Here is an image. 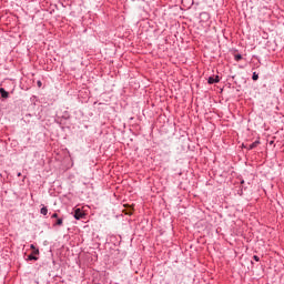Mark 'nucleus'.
<instances>
[{"label":"nucleus","mask_w":284,"mask_h":284,"mask_svg":"<svg viewBox=\"0 0 284 284\" xmlns=\"http://www.w3.org/2000/svg\"><path fill=\"white\" fill-rule=\"evenodd\" d=\"M220 81H221V78H219V75L209 77L207 84L209 85H214V83H219Z\"/></svg>","instance_id":"obj_2"},{"label":"nucleus","mask_w":284,"mask_h":284,"mask_svg":"<svg viewBox=\"0 0 284 284\" xmlns=\"http://www.w3.org/2000/svg\"><path fill=\"white\" fill-rule=\"evenodd\" d=\"M73 216L75 221H81V219H85V213L81 209H75Z\"/></svg>","instance_id":"obj_1"},{"label":"nucleus","mask_w":284,"mask_h":284,"mask_svg":"<svg viewBox=\"0 0 284 284\" xmlns=\"http://www.w3.org/2000/svg\"><path fill=\"white\" fill-rule=\"evenodd\" d=\"M17 176H21V172H18V173H17Z\"/></svg>","instance_id":"obj_16"},{"label":"nucleus","mask_w":284,"mask_h":284,"mask_svg":"<svg viewBox=\"0 0 284 284\" xmlns=\"http://www.w3.org/2000/svg\"><path fill=\"white\" fill-rule=\"evenodd\" d=\"M191 3H194V0H189Z\"/></svg>","instance_id":"obj_18"},{"label":"nucleus","mask_w":284,"mask_h":284,"mask_svg":"<svg viewBox=\"0 0 284 284\" xmlns=\"http://www.w3.org/2000/svg\"><path fill=\"white\" fill-rule=\"evenodd\" d=\"M200 17H204V19H210V13H207V12H202L201 14H200Z\"/></svg>","instance_id":"obj_9"},{"label":"nucleus","mask_w":284,"mask_h":284,"mask_svg":"<svg viewBox=\"0 0 284 284\" xmlns=\"http://www.w3.org/2000/svg\"><path fill=\"white\" fill-rule=\"evenodd\" d=\"M30 250H37V246H34V244H31Z\"/></svg>","instance_id":"obj_15"},{"label":"nucleus","mask_w":284,"mask_h":284,"mask_svg":"<svg viewBox=\"0 0 284 284\" xmlns=\"http://www.w3.org/2000/svg\"><path fill=\"white\" fill-rule=\"evenodd\" d=\"M253 260H255L256 263H258V261H261V257H258V255H254V256H253Z\"/></svg>","instance_id":"obj_13"},{"label":"nucleus","mask_w":284,"mask_h":284,"mask_svg":"<svg viewBox=\"0 0 284 284\" xmlns=\"http://www.w3.org/2000/svg\"><path fill=\"white\" fill-rule=\"evenodd\" d=\"M258 145H261V141L256 140L247 146V150H254L255 148H258Z\"/></svg>","instance_id":"obj_4"},{"label":"nucleus","mask_w":284,"mask_h":284,"mask_svg":"<svg viewBox=\"0 0 284 284\" xmlns=\"http://www.w3.org/2000/svg\"><path fill=\"white\" fill-rule=\"evenodd\" d=\"M243 60V55L241 53H237L234 55V61H242Z\"/></svg>","instance_id":"obj_8"},{"label":"nucleus","mask_w":284,"mask_h":284,"mask_svg":"<svg viewBox=\"0 0 284 284\" xmlns=\"http://www.w3.org/2000/svg\"><path fill=\"white\" fill-rule=\"evenodd\" d=\"M252 80L253 81H258V73L253 72Z\"/></svg>","instance_id":"obj_10"},{"label":"nucleus","mask_w":284,"mask_h":284,"mask_svg":"<svg viewBox=\"0 0 284 284\" xmlns=\"http://www.w3.org/2000/svg\"><path fill=\"white\" fill-rule=\"evenodd\" d=\"M40 214H42L43 216H48V206H43V207L40 210Z\"/></svg>","instance_id":"obj_6"},{"label":"nucleus","mask_w":284,"mask_h":284,"mask_svg":"<svg viewBox=\"0 0 284 284\" xmlns=\"http://www.w3.org/2000/svg\"><path fill=\"white\" fill-rule=\"evenodd\" d=\"M27 261H39V257L36 256L34 254H30V255H28Z\"/></svg>","instance_id":"obj_7"},{"label":"nucleus","mask_w":284,"mask_h":284,"mask_svg":"<svg viewBox=\"0 0 284 284\" xmlns=\"http://www.w3.org/2000/svg\"><path fill=\"white\" fill-rule=\"evenodd\" d=\"M33 254L39 255V248H34Z\"/></svg>","instance_id":"obj_14"},{"label":"nucleus","mask_w":284,"mask_h":284,"mask_svg":"<svg viewBox=\"0 0 284 284\" xmlns=\"http://www.w3.org/2000/svg\"><path fill=\"white\" fill-rule=\"evenodd\" d=\"M62 225H63V217H57L52 224L53 227H61Z\"/></svg>","instance_id":"obj_3"},{"label":"nucleus","mask_w":284,"mask_h":284,"mask_svg":"<svg viewBox=\"0 0 284 284\" xmlns=\"http://www.w3.org/2000/svg\"><path fill=\"white\" fill-rule=\"evenodd\" d=\"M37 85H38V88H41L43 85V82H41V80H38Z\"/></svg>","instance_id":"obj_11"},{"label":"nucleus","mask_w":284,"mask_h":284,"mask_svg":"<svg viewBox=\"0 0 284 284\" xmlns=\"http://www.w3.org/2000/svg\"><path fill=\"white\" fill-rule=\"evenodd\" d=\"M0 94L2 97V99H8L10 97V93L8 91H6V89L0 88Z\"/></svg>","instance_id":"obj_5"},{"label":"nucleus","mask_w":284,"mask_h":284,"mask_svg":"<svg viewBox=\"0 0 284 284\" xmlns=\"http://www.w3.org/2000/svg\"><path fill=\"white\" fill-rule=\"evenodd\" d=\"M243 183H245V180H242V181H241V184H242V185H243Z\"/></svg>","instance_id":"obj_17"},{"label":"nucleus","mask_w":284,"mask_h":284,"mask_svg":"<svg viewBox=\"0 0 284 284\" xmlns=\"http://www.w3.org/2000/svg\"><path fill=\"white\" fill-rule=\"evenodd\" d=\"M51 219H59V213H53V214L51 215Z\"/></svg>","instance_id":"obj_12"}]
</instances>
